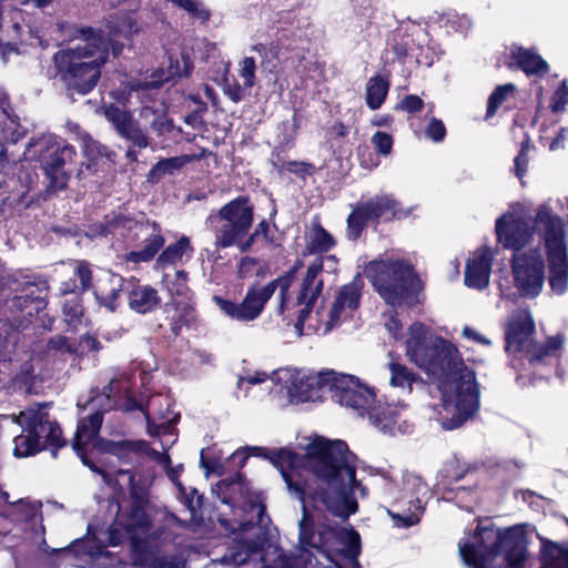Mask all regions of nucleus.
<instances>
[{
	"label": "nucleus",
	"mask_w": 568,
	"mask_h": 568,
	"mask_svg": "<svg viewBox=\"0 0 568 568\" xmlns=\"http://www.w3.org/2000/svg\"><path fill=\"white\" fill-rule=\"evenodd\" d=\"M248 456L268 459L276 467L290 491L302 501L300 532H357L353 527L336 528L321 523V511L327 510L342 521L358 509L357 496L366 497L367 488L356 479L357 456L344 440L317 438L300 455L288 448L267 449L245 446L235 450L231 464L239 468Z\"/></svg>",
	"instance_id": "obj_1"
},
{
	"label": "nucleus",
	"mask_w": 568,
	"mask_h": 568,
	"mask_svg": "<svg viewBox=\"0 0 568 568\" xmlns=\"http://www.w3.org/2000/svg\"><path fill=\"white\" fill-rule=\"evenodd\" d=\"M406 354L417 366L439 382L443 407L452 417L442 427L453 430L473 417L479 408V388L473 369L464 365L457 348L435 335L423 323L409 326Z\"/></svg>",
	"instance_id": "obj_2"
},
{
	"label": "nucleus",
	"mask_w": 568,
	"mask_h": 568,
	"mask_svg": "<svg viewBox=\"0 0 568 568\" xmlns=\"http://www.w3.org/2000/svg\"><path fill=\"white\" fill-rule=\"evenodd\" d=\"M535 230L545 245L549 286L552 293L562 295L568 290V246L564 220L549 205L542 204L537 209L534 226L513 214L501 215L496 221L498 242L514 252L524 251Z\"/></svg>",
	"instance_id": "obj_3"
},
{
	"label": "nucleus",
	"mask_w": 568,
	"mask_h": 568,
	"mask_svg": "<svg viewBox=\"0 0 568 568\" xmlns=\"http://www.w3.org/2000/svg\"><path fill=\"white\" fill-rule=\"evenodd\" d=\"M271 378L274 382L285 381L287 383V394L291 402H323L331 398L352 410L366 408L373 400V394L368 386L348 374H337L334 371H324L317 374H307L302 371L292 373L288 369L274 371L272 375L265 372H255L253 375L239 376L237 390H243L247 395V385H257Z\"/></svg>",
	"instance_id": "obj_4"
},
{
	"label": "nucleus",
	"mask_w": 568,
	"mask_h": 568,
	"mask_svg": "<svg viewBox=\"0 0 568 568\" xmlns=\"http://www.w3.org/2000/svg\"><path fill=\"white\" fill-rule=\"evenodd\" d=\"M70 38L71 44L54 53L53 64L67 94L74 99V95L89 94L98 85L101 69L109 59L111 40L92 27H74Z\"/></svg>",
	"instance_id": "obj_5"
},
{
	"label": "nucleus",
	"mask_w": 568,
	"mask_h": 568,
	"mask_svg": "<svg viewBox=\"0 0 568 568\" xmlns=\"http://www.w3.org/2000/svg\"><path fill=\"white\" fill-rule=\"evenodd\" d=\"M469 535L458 542L459 556L468 568H527L530 556L526 535Z\"/></svg>",
	"instance_id": "obj_6"
},
{
	"label": "nucleus",
	"mask_w": 568,
	"mask_h": 568,
	"mask_svg": "<svg viewBox=\"0 0 568 568\" xmlns=\"http://www.w3.org/2000/svg\"><path fill=\"white\" fill-rule=\"evenodd\" d=\"M372 475L383 478V494L390 501L387 514L393 528L408 529L420 521L425 506L432 497L428 485L416 474L404 473L396 479L390 469L371 468Z\"/></svg>",
	"instance_id": "obj_7"
},
{
	"label": "nucleus",
	"mask_w": 568,
	"mask_h": 568,
	"mask_svg": "<svg viewBox=\"0 0 568 568\" xmlns=\"http://www.w3.org/2000/svg\"><path fill=\"white\" fill-rule=\"evenodd\" d=\"M365 273L386 304L412 308L423 303V283L409 262L376 260L367 264Z\"/></svg>",
	"instance_id": "obj_8"
},
{
	"label": "nucleus",
	"mask_w": 568,
	"mask_h": 568,
	"mask_svg": "<svg viewBox=\"0 0 568 568\" xmlns=\"http://www.w3.org/2000/svg\"><path fill=\"white\" fill-rule=\"evenodd\" d=\"M361 535H298L295 565L302 568H362Z\"/></svg>",
	"instance_id": "obj_9"
},
{
	"label": "nucleus",
	"mask_w": 568,
	"mask_h": 568,
	"mask_svg": "<svg viewBox=\"0 0 568 568\" xmlns=\"http://www.w3.org/2000/svg\"><path fill=\"white\" fill-rule=\"evenodd\" d=\"M535 322L529 311L517 310L510 315L505 333V351L509 356L511 367L518 372V359L527 361L538 367L557 359L564 337L558 334L549 337L544 344L534 342Z\"/></svg>",
	"instance_id": "obj_10"
},
{
	"label": "nucleus",
	"mask_w": 568,
	"mask_h": 568,
	"mask_svg": "<svg viewBox=\"0 0 568 568\" xmlns=\"http://www.w3.org/2000/svg\"><path fill=\"white\" fill-rule=\"evenodd\" d=\"M298 265L293 266L285 274L272 280L265 285L253 284L248 286L241 303L213 296L214 303L230 318L237 322H252L260 317L266 303L277 293L275 313L284 316L287 308L288 291L292 286Z\"/></svg>",
	"instance_id": "obj_11"
},
{
	"label": "nucleus",
	"mask_w": 568,
	"mask_h": 568,
	"mask_svg": "<svg viewBox=\"0 0 568 568\" xmlns=\"http://www.w3.org/2000/svg\"><path fill=\"white\" fill-rule=\"evenodd\" d=\"M213 491L223 504L229 505L232 509L242 507L246 511V505L248 506L251 517L239 524L242 532L253 529H257L255 532H272L273 529H276L272 526L265 506L253 501L250 487L240 473L220 480Z\"/></svg>",
	"instance_id": "obj_12"
},
{
	"label": "nucleus",
	"mask_w": 568,
	"mask_h": 568,
	"mask_svg": "<svg viewBox=\"0 0 568 568\" xmlns=\"http://www.w3.org/2000/svg\"><path fill=\"white\" fill-rule=\"evenodd\" d=\"M254 220V207L247 196H237L223 205L214 221L219 223L215 226V246L226 248L236 246L242 252V244L252 227Z\"/></svg>",
	"instance_id": "obj_13"
},
{
	"label": "nucleus",
	"mask_w": 568,
	"mask_h": 568,
	"mask_svg": "<svg viewBox=\"0 0 568 568\" xmlns=\"http://www.w3.org/2000/svg\"><path fill=\"white\" fill-rule=\"evenodd\" d=\"M115 381H111L108 386L104 387L102 394L93 397L89 404L95 409L92 414H90L87 418H83L79 422L72 448L75 454L81 458L82 463L88 466L92 471L101 475L103 480L106 484L111 483L110 475L104 471L101 467L97 466L94 463L89 460L87 455L84 454V446L93 442L99 435L102 422L103 414L114 407H116L115 400L112 398V393L114 390Z\"/></svg>",
	"instance_id": "obj_14"
},
{
	"label": "nucleus",
	"mask_w": 568,
	"mask_h": 568,
	"mask_svg": "<svg viewBox=\"0 0 568 568\" xmlns=\"http://www.w3.org/2000/svg\"><path fill=\"white\" fill-rule=\"evenodd\" d=\"M106 514L103 521L91 520L85 532H134L136 529L149 530L152 505L131 504L125 514H121L119 501L109 497L101 503Z\"/></svg>",
	"instance_id": "obj_15"
},
{
	"label": "nucleus",
	"mask_w": 568,
	"mask_h": 568,
	"mask_svg": "<svg viewBox=\"0 0 568 568\" xmlns=\"http://www.w3.org/2000/svg\"><path fill=\"white\" fill-rule=\"evenodd\" d=\"M513 283L521 297L535 298L544 287L545 258L539 247L514 252L511 260Z\"/></svg>",
	"instance_id": "obj_16"
},
{
	"label": "nucleus",
	"mask_w": 568,
	"mask_h": 568,
	"mask_svg": "<svg viewBox=\"0 0 568 568\" xmlns=\"http://www.w3.org/2000/svg\"><path fill=\"white\" fill-rule=\"evenodd\" d=\"M398 202L389 194H376L367 200L357 202L348 215L346 223V237L357 241L368 223H378L379 220L390 221L398 214Z\"/></svg>",
	"instance_id": "obj_17"
},
{
	"label": "nucleus",
	"mask_w": 568,
	"mask_h": 568,
	"mask_svg": "<svg viewBox=\"0 0 568 568\" xmlns=\"http://www.w3.org/2000/svg\"><path fill=\"white\" fill-rule=\"evenodd\" d=\"M241 538L235 540V547L231 550L230 559L235 565H245L248 561H261L265 567L274 564L275 568L286 566L285 555L277 546V535H253V538Z\"/></svg>",
	"instance_id": "obj_18"
},
{
	"label": "nucleus",
	"mask_w": 568,
	"mask_h": 568,
	"mask_svg": "<svg viewBox=\"0 0 568 568\" xmlns=\"http://www.w3.org/2000/svg\"><path fill=\"white\" fill-rule=\"evenodd\" d=\"M50 405L51 403H43L27 408L19 414L17 423L24 429H29L42 449L49 447L52 457L57 458L58 450L65 446V440L62 438L60 426L45 410Z\"/></svg>",
	"instance_id": "obj_19"
},
{
	"label": "nucleus",
	"mask_w": 568,
	"mask_h": 568,
	"mask_svg": "<svg viewBox=\"0 0 568 568\" xmlns=\"http://www.w3.org/2000/svg\"><path fill=\"white\" fill-rule=\"evenodd\" d=\"M368 390L373 394V400L363 412L354 410L358 416L368 415L371 423L384 434L395 436L413 433L414 425L407 419V405L404 402H376L374 389L368 387Z\"/></svg>",
	"instance_id": "obj_20"
},
{
	"label": "nucleus",
	"mask_w": 568,
	"mask_h": 568,
	"mask_svg": "<svg viewBox=\"0 0 568 568\" xmlns=\"http://www.w3.org/2000/svg\"><path fill=\"white\" fill-rule=\"evenodd\" d=\"M336 263L334 255H326L316 257L306 270V273L301 282L300 292L297 295V305L303 306L298 311L295 329L302 334L303 328L307 325L308 328L314 329L315 326L307 323L312 318V312L315 304L323 292L322 272L324 271V263Z\"/></svg>",
	"instance_id": "obj_21"
},
{
	"label": "nucleus",
	"mask_w": 568,
	"mask_h": 568,
	"mask_svg": "<svg viewBox=\"0 0 568 568\" xmlns=\"http://www.w3.org/2000/svg\"><path fill=\"white\" fill-rule=\"evenodd\" d=\"M104 115L116 134L128 143L125 158L131 162H138L139 151L151 145V138L132 114L124 109L111 104L104 109Z\"/></svg>",
	"instance_id": "obj_22"
},
{
	"label": "nucleus",
	"mask_w": 568,
	"mask_h": 568,
	"mask_svg": "<svg viewBox=\"0 0 568 568\" xmlns=\"http://www.w3.org/2000/svg\"><path fill=\"white\" fill-rule=\"evenodd\" d=\"M161 535H131L132 558L135 564L151 568H184L183 555L161 557L158 537Z\"/></svg>",
	"instance_id": "obj_23"
},
{
	"label": "nucleus",
	"mask_w": 568,
	"mask_h": 568,
	"mask_svg": "<svg viewBox=\"0 0 568 568\" xmlns=\"http://www.w3.org/2000/svg\"><path fill=\"white\" fill-rule=\"evenodd\" d=\"M363 288L364 280L357 273L349 283L338 290L329 311L328 321L324 329L325 333L337 326L342 320L352 316V313L358 308Z\"/></svg>",
	"instance_id": "obj_24"
},
{
	"label": "nucleus",
	"mask_w": 568,
	"mask_h": 568,
	"mask_svg": "<svg viewBox=\"0 0 568 568\" xmlns=\"http://www.w3.org/2000/svg\"><path fill=\"white\" fill-rule=\"evenodd\" d=\"M75 149L70 144L58 145L48 156L42 160V168L50 180V189L53 191L63 190L69 180L65 164L73 161Z\"/></svg>",
	"instance_id": "obj_25"
},
{
	"label": "nucleus",
	"mask_w": 568,
	"mask_h": 568,
	"mask_svg": "<svg viewBox=\"0 0 568 568\" xmlns=\"http://www.w3.org/2000/svg\"><path fill=\"white\" fill-rule=\"evenodd\" d=\"M168 63L166 69L155 71L152 74L151 80L136 82L131 87L132 90L145 91L149 89H158L166 82L189 77L193 70V63L183 54L181 55V59L174 58L170 54L168 57Z\"/></svg>",
	"instance_id": "obj_26"
},
{
	"label": "nucleus",
	"mask_w": 568,
	"mask_h": 568,
	"mask_svg": "<svg viewBox=\"0 0 568 568\" xmlns=\"http://www.w3.org/2000/svg\"><path fill=\"white\" fill-rule=\"evenodd\" d=\"M491 265V251L487 247L476 250L466 264L465 284L476 290L486 288L489 284Z\"/></svg>",
	"instance_id": "obj_27"
},
{
	"label": "nucleus",
	"mask_w": 568,
	"mask_h": 568,
	"mask_svg": "<svg viewBox=\"0 0 568 568\" xmlns=\"http://www.w3.org/2000/svg\"><path fill=\"white\" fill-rule=\"evenodd\" d=\"M48 290L49 284L44 280L27 283L21 294L13 297L12 305L29 316L38 314L47 305Z\"/></svg>",
	"instance_id": "obj_28"
},
{
	"label": "nucleus",
	"mask_w": 568,
	"mask_h": 568,
	"mask_svg": "<svg viewBox=\"0 0 568 568\" xmlns=\"http://www.w3.org/2000/svg\"><path fill=\"white\" fill-rule=\"evenodd\" d=\"M129 307L139 313L148 314L155 311L161 304V297L155 288L142 285L131 277V283L125 284Z\"/></svg>",
	"instance_id": "obj_29"
},
{
	"label": "nucleus",
	"mask_w": 568,
	"mask_h": 568,
	"mask_svg": "<svg viewBox=\"0 0 568 568\" xmlns=\"http://www.w3.org/2000/svg\"><path fill=\"white\" fill-rule=\"evenodd\" d=\"M166 321L174 336H178L184 326L191 325L195 321V310L191 301L171 300L164 305Z\"/></svg>",
	"instance_id": "obj_30"
},
{
	"label": "nucleus",
	"mask_w": 568,
	"mask_h": 568,
	"mask_svg": "<svg viewBox=\"0 0 568 568\" xmlns=\"http://www.w3.org/2000/svg\"><path fill=\"white\" fill-rule=\"evenodd\" d=\"M115 479L119 484H125L129 489L131 504L152 505L150 500L149 484L146 479L136 475L131 469H118Z\"/></svg>",
	"instance_id": "obj_31"
},
{
	"label": "nucleus",
	"mask_w": 568,
	"mask_h": 568,
	"mask_svg": "<svg viewBox=\"0 0 568 568\" xmlns=\"http://www.w3.org/2000/svg\"><path fill=\"white\" fill-rule=\"evenodd\" d=\"M537 536L540 540L541 568H568V548Z\"/></svg>",
	"instance_id": "obj_32"
},
{
	"label": "nucleus",
	"mask_w": 568,
	"mask_h": 568,
	"mask_svg": "<svg viewBox=\"0 0 568 568\" xmlns=\"http://www.w3.org/2000/svg\"><path fill=\"white\" fill-rule=\"evenodd\" d=\"M511 58L527 75L544 77L549 71L548 63L537 53L525 48H517Z\"/></svg>",
	"instance_id": "obj_33"
},
{
	"label": "nucleus",
	"mask_w": 568,
	"mask_h": 568,
	"mask_svg": "<svg viewBox=\"0 0 568 568\" xmlns=\"http://www.w3.org/2000/svg\"><path fill=\"white\" fill-rule=\"evenodd\" d=\"M149 444L145 440H111L106 450L126 464H132L134 458L146 452Z\"/></svg>",
	"instance_id": "obj_34"
},
{
	"label": "nucleus",
	"mask_w": 568,
	"mask_h": 568,
	"mask_svg": "<svg viewBox=\"0 0 568 568\" xmlns=\"http://www.w3.org/2000/svg\"><path fill=\"white\" fill-rule=\"evenodd\" d=\"M151 523L149 530L152 532H168V530L183 527V523L164 506L152 504Z\"/></svg>",
	"instance_id": "obj_35"
},
{
	"label": "nucleus",
	"mask_w": 568,
	"mask_h": 568,
	"mask_svg": "<svg viewBox=\"0 0 568 568\" xmlns=\"http://www.w3.org/2000/svg\"><path fill=\"white\" fill-rule=\"evenodd\" d=\"M193 160L191 155H180L173 158H165L158 161L149 172V181L158 182L164 175H173L175 172L180 171L185 164L190 163Z\"/></svg>",
	"instance_id": "obj_36"
},
{
	"label": "nucleus",
	"mask_w": 568,
	"mask_h": 568,
	"mask_svg": "<svg viewBox=\"0 0 568 568\" xmlns=\"http://www.w3.org/2000/svg\"><path fill=\"white\" fill-rule=\"evenodd\" d=\"M131 283L130 278H124L121 275L111 274L110 284L111 290L105 295H99L95 293V297L99 301L100 305L106 307L111 312L116 311L120 305V300L122 295H126V290L124 288V284Z\"/></svg>",
	"instance_id": "obj_37"
},
{
	"label": "nucleus",
	"mask_w": 568,
	"mask_h": 568,
	"mask_svg": "<svg viewBox=\"0 0 568 568\" xmlns=\"http://www.w3.org/2000/svg\"><path fill=\"white\" fill-rule=\"evenodd\" d=\"M389 90V82L384 77L376 74L366 84V104L371 110L379 109Z\"/></svg>",
	"instance_id": "obj_38"
},
{
	"label": "nucleus",
	"mask_w": 568,
	"mask_h": 568,
	"mask_svg": "<svg viewBox=\"0 0 568 568\" xmlns=\"http://www.w3.org/2000/svg\"><path fill=\"white\" fill-rule=\"evenodd\" d=\"M40 508V503H26L23 500L19 503L21 519L29 526L26 529V532H45V528L42 525V515Z\"/></svg>",
	"instance_id": "obj_39"
},
{
	"label": "nucleus",
	"mask_w": 568,
	"mask_h": 568,
	"mask_svg": "<svg viewBox=\"0 0 568 568\" xmlns=\"http://www.w3.org/2000/svg\"><path fill=\"white\" fill-rule=\"evenodd\" d=\"M164 237L161 234H152L143 241L141 250L129 253L128 260L134 263L149 262L156 255L164 245Z\"/></svg>",
	"instance_id": "obj_40"
},
{
	"label": "nucleus",
	"mask_w": 568,
	"mask_h": 568,
	"mask_svg": "<svg viewBox=\"0 0 568 568\" xmlns=\"http://www.w3.org/2000/svg\"><path fill=\"white\" fill-rule=\"evenodd\" d=\"M13 455L17 458H24L33 456L43 450L42 446L38 444V439L33 437L29 429L22 427V433L13 439Z\"/></svg>",
	"instance_id": "obj_41"
},
{
	"label": "nucleus",
	"mask_w": 568,
	"mask_h": 568,
	"mask_svg": "<svg viewBox=\"0 0 568 568\" xmlns=\"http://www.w3.org/2000/svg\"><path fill=\"white\" fill-rule=\"evenodd\" d=\"M477 526L474 530L468 532H497V534H511V532H536V528L530 524L523 523L507 527L496 526L491 518H480L477 520Z\"/></svg>",
	"instance_id": "obj_42"
},
{
	"label": "nucleus",
	"mask_w": 568,
	"mask_h": 568,
	"mask_svg": "<svg viewBox=\"0 0 568 568\" xmlns=\"http://www.w3.org/2000/svg\"><path fill=\"white\" fill-rule=\"evenodd\" d=\"M388 369L390 373L389 384L392 387H398L407 393L412 392V385L415 382V375L409 369L394 361L388 363Z\"/></svg>",
	"instance_id": "obj_43"
},
{
	"label": "nucleus",
	"mask_w": 568,
	"mask_h": 568,
	"mask_svg": "<svg viewBox=\"0 0 568 568\" xmlns=\"http://www.w3.org/2000/svg\"><path fill=\"white\" fill-rule=\"evenodd\" d=\"M190 248V240L186 236H182L179 241L163 250L158 258V264L161 266L174 264L179 262Z\"/></svg>",
	"instance_id": "obj_44"
},
{
	"label": "nucleus",
	"mask_w": 568,
	"mask_h": 568,
	"mask_svg": "<svg viewBox=\"0 0 568 568\" xmlns=\"http://www.w3.org/2000/svg\"><path fill=\"white\" fill-rule=\"evenodd\" d=\"M335 246L334 237L320 224L314 225L310 236L311 252H328Z\"/></svg>",
	"instance_id": "obj_45"
},
{
	"label": "nucleus",
	"mask_w": 568,
	"mask_h": 568,
	"mask_svg": "<svg viewBox=\"0 0 568 568\" xmlns=\"http://www.w3.org/2000/svg\"><path fill=\"white\" fill-rule=\"evenodd\" d=\"M153 115L150 122V128L156 135L162 136L165 133H170L174 129L173 120L170 119L164 112L156 111L150 106H144L141 111L142 116Z\"/></svg>",
	"instance_id": "obj_46"
},
{
	"label": "nucleus",
	"mask_w": 568,
	"mask_h": 568,
	"mask_svg": "<svg viewBox=\"0 0 568 568\" xmlns=\"http://www.w3.org/2000/svg\"><path fill=\"white\" fill-rule=\"evenodd\" d=\"M298 126H300V121H298L296 113H294V115H293V132L284 133L280 141L281 145L275 146L271 153L270 162L273 165V168L277 170L278 173H282V169L285 164V159L283 155L284 146H286L293 142L294 132L296 131V129Z\"/></svg>",
	"instance_id": "obj_47"
},
{
	"label": "nucleus",
	"mask_w": 568,
	"mask_h": 568,
	"mask_svg": "<svg viewBox=\"0 0 568 568\" xmlns=\"http://www.w3.org/2000/svg\"><path fill=\"white\" fill-rule=\"evenodd\" d=\"M62 312L64 321L72 328L75 329L83 315V307L79 294H74L63 302Z\"/></svg>",
	"instance_id": "obj_48"
},
{
	"label": "nucleus",
	"mask_w": 568,
	"mask_h": 568,
	"mask_svg": "<svg viewBox=\"0 0 568 568\" xmlns=\"http://www.w3.org/2000/svg\"><path fill=\"white\" fill-rule=\"evenodd\" d=\"M410 40L400 36H393L387 43L385 50L386 61L394 62L395 60H402L408 54Z\"/></svg>",
	"instance_id": "obj_49"
},
{
	"label": "nucleus",
	"mask_w": 568,
	"mask_h": 568,
	"mask_svg": "<svg viewBox=\"0 0 568 568\" xmlns=\"http://www.w3.org/2000/svg\"><path fill=\"white\" fill-rule=\"evenodd\" d=\"M515 90H516V85L513 83H506L503 85H498L488 99L486 119H489L493 115H495V113H496L497 109L500 106V104L507 99V97L509 94H513L515 92Z\"/></svg>",
	"instance_id": "obj_50"
},
{
	"label": "nucleus",
	"mask_w": 568,
	"mask_h": 568,
	"mask_svg": "<svg viewBox=\"0 0 568 568\" xmlns=\"http://www.w3.org/2000/svg\"><path fill=\"white\" fill-rule=\"evenodd\" d=\"M515 496L517 499L520 498L524 503L528 504V506L535 511H544L546 507L552 504V500L530 489L518 490L515 493Z\"/></svg>",
	"instance_id": "obj_51"
},
{
	"label": "nucleus",
	"mask_w": 568,
	"mask_h": 568,
	"mask_svg": "<svg viewBox=\"0 0 568 568\" xmlns=\"http://www.w3.org/2000/svg\"><path fill=\"white\" fill-rule=\"evenodd\" d=\"M239 274L243 278L251 276L263 277L265 274L264 264L258 258L244 256L239 264Z\"/></svg>",
	"instance_id": "obj_52"
},
{
	"label": "nucleus",
	"mask_w": 568,
	"mask_h": 568,
	"mask_svg": "<svg viewBox=\"0 0 568 568\" xmlns=\"http://www.w3.org/2000/svg\"><path fill=\"white\" fill-rule=\"evenodd\" d=\"M466 494L470 496V503L477 498L471 489L464 486H454L444 491L443 499L455 503L459 508H468L469 505H465Z\"/></svg>",
	"instance_id": "obj_53"
},
{
	"label": "nucleus",
	"mask_w": 568,
	"mask_h": 568,
	"mask_svg": "<svg viewBox=\"0 0 568 568\" xmlns=\"http://www.w3.org/2000/svg\"><path fill=\"white\" fill-rule=\"evenodd\" d=\"M531 149L529 138L527 136L520 145L519 153L514 159V172L517 178L523 179L528 168V152Z\"/></svg>",
	"instance_id": "obj_54"
},
{
	"label": "nucleus",
	"mask_w": 568,
	"mask_h": 568,
	"mask_svg": "<svg viewBox=\"0 0 568 568\" xmlns=\"http://www.w3.org/2000/svg\"><path fill=\"white\" fill-rule=\"evenodd\" d=\"M180 494L182 495L184 505L194 517L203 506L204 496L195 488H190L187 490L185 487L180 488Z\"/></svg>",
	"instance_id": "obj_55"
},
{
	"label": "nucleus",
	"mask_w": 568,
	"mask_h": 568,
	"mask_svg": "<svg viewBox=\"0 0 568 568\" xmlns=\"http://www.w3.org/2000/svg\"><path fill=\"white\" fill-rule=\"evenodd\" d=\"M568 105V84L567 81L564 80L559 87L554 92L551 99V111L554 113H559L566 109Z\"/></svg>",
	"instance_id": "obj_56"
},
{
	"label": "nucleus",
	"mask_w": 568,
	"mask_h": 568,
	"mask_svg": "<svg viewBox=\"0 0 568 568\" xmlns=\"http://www.w3.org/2000/svg\"><path fill=\"white\" fill-rule=\"evenodd\" d=\"M425 136L435 143H440L445 140L446 128L442 120L432 118L425 129Z\"/></svg>",
	"instance_id": "obj_57"
},
{
	"label": "nucleus",
	"mask_w": 568,
	"mask_h": 568,
	"mask_svg": "<svg viewBox=\"0 0 568 568\" xmlns=\"http://www.w3.org/2000/svg\"><path fill=\"white\" fill-rule=\"evenodd\" d=\"M372 143L376 151L382 155H388L393 148V138L390 134L377 131L372 136Z\"/></svg>",
	"instance_id": "obj_58"
},
{
	"label": "nucleus",
	"mask_w": 568,
	"mask_h": 568,
	"mask_svg": "<svg viewBox=\"0 0 568 568\" xmlns=\"http://www.w3.org/2000/svg\"><path fill=\"white\" fill-rule=\"evenodd\" d=\"M270 225L266 220L261 221L253 233L247 234L245 242L242 244V252H247L251 250L253 244L257 241V239L262 235L265 239L268 236Z\"/></svg>",
	"instance_id": "obj_59"
},
{
	"label": "nucleus",
	"mask_w": 568,
	"mask_h": 568,
	"mask_svg": "<svg viewBox=\"0 0 568 568\" xmlns=\"http://www.w3.org/2000/svg\"><path fill=\"white\" fill-rule=\"evenodd\" d=\"M74 275H75L74 278L80 281L79 288L81 292L88 291L91 287L92 272L85 262H81L78 264Z\"/></svg>",
	"instance_id": "obj_60"
},
{
	"label": "nucleus",
	"mask_w": 568,
	"mask_h": 568,
	"mask_svg": "<svg viewBox=\"0 0 568 568\" xmlns=\"http://www.w3.org/2000/svg\"><path fill=\"white\" fill-rule=\"evenodd\" d=\"M424 106V101L415 94L406 95L397 105L396 110H403L408 113L419 112Z\"/></svg>",
	"instance_id": "obj_61"
},
{
	"label": "nucleus",
	"mask_w": 568,
	"mask_h": 568,
	"mask_svg": "<svg viewBox=\"0 0 568 568\" xmlns=\"http://www.w3.org/2000/svg\"><path fill=\"white\" fill-rule=\"evenodd\" d=\"M48 349L68 354L75 352L73 344H71L65 336L61 335H55L48 341Z\"/></svg>",
	"instance_id": "obj_62"
},
{
	"label": "nucleus",
	"mask_w": 568,
	"mask_h": 568,
	"mask_svg": "<svg viewBox=\"0 0 568 568\" xmlns=\"http://www.w3.org/2000/svg\"><path fill=\"white\" fill-rule=\"evenodd\" d=\"M223 92L225 95L229 97L230 100H232L235 103L240 102L243 99V89L235 79H224Z\"/></svg>",
	"instance_id": "obj_63"
},
{
	"label": "nucleus",
	"mask_w": 568,
	"mask_h": 568,
	"mask_svg": "<svg viewBox=\"0 0 568 568\" xmlns=\"http://www.w3.org/2000/svg\"><path fill=\"white\" fill-rule=\"evenodd\" d=\"M241 75L244 79V85L246 88H252L254 85L255 60L253 58L246 57L242 61Z\"/></svg>",
	"instance_id": "obj_64"
}]
</instances>
